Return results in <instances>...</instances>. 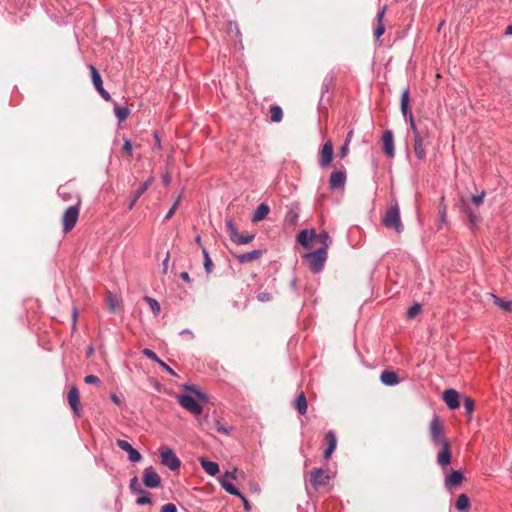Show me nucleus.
<instances>
[{
    "mask_svg": "<svg viewBox=\"0 0 512 512\" xmlns=\"http://www.w3.org/2000/svg\"><path fill=\"white\" fill-rule=\"evenodd\" d=\"M136 503L138 505L151 504V498L148 495H143L137 498Z\"/></svg>",
    "mask_w": 512,
    "mask_h": 512,
    "instance_id": "obj_50",
    "label": "nucleus"
},
{
    "mask_svg": "<svg viewBox=\"0 0 512 512\" xmlns=\"http://www.w3.org/2000/svg\"><path fill=\"white\" fill-rule=\"evenodd\" d=\"M236 473H237V469H234L231 472H226V474L224 476H227V479H229V480H233V479H236Z\"/></svg>",
    "mask_w": 512,
    "mask_h": 512,
    "instance_id": "obj_59",
    "label": "nucleus"
},
{
    "mask_svg": "<svg viewBox=\"0 0 512 512\" xmlns=\"http://www.w3.org/2000/svg\"><path fill=\"white\" fill-rule=\"evenodd\" d=\"M385 11H386V7H383L382 9H380L376 15V19H377V26L376 28L374 29V36L376 37V39H379L385 32V26L383 24V18H384V15H385Z\"/></svg>",
    "mask_w": 512,
    "mask_h": 512,
    "instance_id": "obj_26",
    "label": "nucleus"
},
{
    "mask_svg": "<svg viewBox=\"0 0 512 512\" xmlns=\"http://www.w3.org/2000/svg\"><path fill=\"white\" fill-rule=\"evenodd\" d=\"M154 139H155V146L157 148H161V140L156 133L154 134Z\"/></svg>",
    "mask_w": 512,
    "mask_h": 512,
    "instance_id": "obj_64",
    "label": "nucleus"
},
{
    "mask_svg": "<svg viewBox=\"0 0 512 512\" xmlns=\"http://www.w3.org/2000/svg\"><path fill=\"white\" fill-rule=\"evenodd\" d=\"M89 70L91 73L92 83H93L95 89L101 88L103 86V81H102L100 73L98 72L96 67L92 64L89 65Z\"/></svg>",
    "mask_w": 512,
    "mask_h": 512,
    "instance_id": "obj_30",
    "label": "nucleus"
},
{
    "mask_svg": "<svg viewBox=\"0 0 512 512\" xmlns=\"http://www.w3.org/2000/svg\"><path fill=\"white\" fill-rule=\"evenodd\" d=\"M426 134L416 135L414 137V153L416 157L420 160L424 159L426 156L425 147H424V139L426 138Z\"/></svg>",
    "mask_w": 512,
    "mask_h": 512,
    "instance_id": "obj_19",
    "label": "nucleus"
},
{
    "mask_svg": "<svg viewBox=\"0 0 512 512\" xmlns=\"http://www.w3.org/2000/svg\"><path fill=\"white\" fill-rule=\"evenodd\" d=\"M200 464L203 470L210 476H215L219 472V465L216 462L201 458Z\"/></svg>",
    "mask_w": 512,
    "mask_h": 512,
    "instance_id": "obj_27",
    "label": "nucleus"
},
{
    "mask_svg": "<svg viewBox=\"0 0 512 512\" xmlns=\"http://www.w3.org/2000/svg\"><path fill=\"white\" fill-rule=\"evenodd\" d=\"M464 476L459 471H453L449 476L445 478V485L448 488H453L462 483Z\"/></svg>",
    "mask_w": 512,
    "mask_h": 512,
    "instance_id": "obj_23",
    "label": "nucleus"
},
{
    "mask_svg": "<svg viewBox=\"0 0 512 512\" xmlns=\"http://www.w3.org/2000/svg\"><path fill=\"white\" fill-rule=\"evenodd\" d=\"M463 406H464V409H465V413L467 415H471L473 410H474V401H473V399H471L469 397H466L464 399Z\"/></svg>",
    "mask_w": 512,
    "mask_h": 512,
    "instance_id": "obj_40",
    "label": "nucleus"
},
{
    "mask_svg": "<svg viewBox=\"0 0 512 512\" xmlns=\"http://www.w3.org/2000/svg\"><path fill=\"white\" fill-rule=\"evenodd\" d=\"M484 197H485V191H482L480 194L472 196L471 202L474 205L478 206L483 202Z\"/></svg>",
    "mask_w": 512,
    "mask_h": 512,
    "instance_id": "obj_47",
    "label": "nucleus"
},
{
    "mask_svg": "<svg viewBox=\"0 0 512 512\" xmlns=\"http://www.w3.org/2000/svg\"><path fill=\"white\" fill-rule=\"evenodd\" d=\"M333 159V145L331 141H327L323 144L320 151L319 166L321 168L328 167Z\"/></svg>",
    "mask_w": 512,
    "mask_h": 512,
    "instance_id": "obj_8",
    "label": "nucleus"
},
{
    "mask_svg": "<svg viewBox=\"0 0 512 512\" xmlns=\"http://www.w3.org/2000/svg\"><path fill=\"white\" fill-rule=\"evenodd\" d=\"M158 364L165 370L167 371L169 374L173 375V376H176V373L175 371L169 366L167 365L164 361H162L161 359L159 360Z\"/></svg>",
    "mask_w": 512,
    "mask_h": 512,
    "instance_id": "obj_52",
    "label": "nucleus"
},
{
    "mask_svg": "<svg viewBox=\"0 0 512 512\" xmlns=\"http://www.w3.org/2000/svg\"><path fill=\"white\" fill-rule=\"evenodd\" d=\"M180 200H181V195L178 196V198L173 203L172 207L169 209V211L165 215V218H164L165 220H169L170 218H172V216L174 215V213L180 203Z\"/></svg>",
    "mask_w": 512,
    "mask_h": 512,
    "instance_id": "obj_43",
    "label": "nucleus"
},
{
    "mask_svg": "<svg viewBox=\"0 0 512 512\" xmlns=\"http://www.w3.org/2000/svg\"><path fill=\"white\" fill-rule=\"evenodd\" d=\"M225 223L227 231L229 233L230 240H232L233 237L236 236V234L238 233V230L236 229L232 219H227Z\"/></svg>",
    "mask_w": 512,
    "mask_h": 512,
    "instance_id": "obj_39",
    "label": "nucleus"
},
{
    "mask_svg": "<svg viewBox=\"0 0 512 512\" xmlns=\"http://www.w3.org/2000/svg\"><path fill=\"white\" fill-rule=\"evenodd\" d=\"M383 151L388 157H393L395 154L394 137L390 130H386L382 136Z\"/></svg>",
    "mask_w": 512,
    "mask_h": 512,
    "instance_id": "obj_13",
    "label": "nucleus"
},
{
    "mask_svg": "<svg viewBox=\"0 0 512 512\" xmlns=\"http://www.w3.org/2000/svg\"><path fill=\"white\" fill-rule=\"evenodd\" d=\"M400 108H401V112H402L403 116L409 117L410 128L414 134V137L416 135H422V133L418 130V128L414 122L412 113L409 110V89H405L401 94Z\"/></svg>",
    "mask_w": 512,
    "mask_h": 512,
    "instance_id": "obj_5",
    "label": "nucleus"
},
{
    "mask_svg": "<svg viewBox=\"0 0 512 512\" xmlns=\"http://www.w3.org/2000/svg\"><path fill=\"white\" fill-rule=\"evenodd\" d=\"M255 238L254 234H240L239 232L236 234V236L233 237L231 240L232 242L238 244V245H244L250 243Z\"/></svg>",
    "mask_w": 512,
    "mask_h": 512,
    "instance_id": "obj_33",
    "label": "nucleus"
},
{
    "mask_svg": "<svg viewBox=\"0 0 512 512\" xmlns=\"http://www.w3.org/2000/svg\"><path fill=\"white\" fill-rule=\"evenodd\" d=\"M114 113L119 122L125 121L130 115V110L124 106H116L114 108Z\"/></svg>",
    "mask_w": 512,
    "mask_h": 512,
    "instance_id": "obj_35",
    "label": "nucleus"
},
{
    "mask_svg": "<svg viewBox=\"0 0 512 512\" xmlns=\"http://www.w3.org/2000/svg\"><path fill=\"white\" fill-rule=\"evenodd\" d=\"M270 117L273 122H280L283 118V112L281 107L278 105L271 106Z\"/></svg>",
    "mask_w": 512,
    "mask_h": 512,
    "instance_id": "obj_37",
    "label": "nucleus"
},
{
    "mask_svg": "<svg viewBox=\"0 0 512 512\" xmlns=\"http://www.w3.org/2000/svg\"><path fill=\"white\" fill-rule=\"evenodd\" d=\"M349 145L347 143H344V145L340 148L339 150V156L341 158H345L348 154V150H349Z\"/></svg>",
    "mask_w": 512,
    "mask_h": 512,
    "instance_id": "obj_55",
    "label": "nucleus"
},
{
    "mask_svg": "<svg viewBox=\"0 0 512 512\" xmlns=\"http://www.w3.org/2000/svg\"><path fill=\"white\" fill-rule=\"evenodd\" d=\"M68 403L76 416L80 415V395L78 389L73 386L70 388L67 395Z\"/></svg>",
    "mask_w": 512,
    "mask_h": 512,
    "instance_id": "obj_12",
    "label": "nucleus"
},
{
    "mask_svg": "<svg viewBox=\"0 0 512 512\" xmlns=\"http://www.w3.org/2000/svg\"><path fill=\"white\" fill-rule=\"evenodd\" d=\"M297 218H298V214H297V212H296L295 210H293V209H290V210L287 212V214H286V219H287V220H290V221H292V222L296 221V220H297Z\"/></svg>",
    "mask_w": 512,
    "mask_h": 512,
    "instance_id": "obj_53",
    "label": "nucleus"
},
{
    "mask_svg": "<svg viewBox=\"0 0 512 512\" xmlns=\"http://www.w3.org/2000/svg\"><path fill=\"white\" fill-rule=\"evenodd\" d=\"M160 512H177V507L173 503H167L161 507Z\"/></svg>",
    "mask_w": 512,
    "mask_h": 512,
    "instance_id": "obj_48",
    "label": "nucleus"
},
{
    "mask_svg": "<svg viewBox=\"0 0 512 512\" xmlns=\"http://www.w3.org/2000/svg\"><path fill=\"white\" fill-rule=\"evenodd\" d=\"M443 400L450 409H457L460 406L459 394L454 389H447L443 392Z\"/></svg>",
    "mask_w": 512,
    "mask_h": 512,
    "instance_id": "obj_14",
    "label": "nucleus"
},
{
    "mask_svg": "<svg viewBox=\"0 0 512 512\" xmlns=\"http://www.w3.org/2000/svg\"><path fill=\"white\" fill-rule=\"evenodd\" d=\"M325 440L327 443V448L324 450L323 456L325 459H329L337 446L335 433L333 431H328L325 435Z\"/></svg>",
    "mask_w": 512,
    "mask_h": 512,
    "instance_id": "obj_17",
    "label": "nucleus"
},
{
    "mask_svg": "<svg viewBox=\"0 0 512 512\" xmlns=\"http://www.w3.org/2000/svg\"><path fill=\"white\" fill-rule=\"evenodd\" d=\"M303 259L306 261L310 271L316 274L322 271L327 260V252L324 249H317L305 254Z\"/></svg>",
    "mask_w": 512,
    "mask_h": 512,
    "instance_id": "obj_2",
    "label": "nucleus"
},
{
    "mask_svg": "<svg viewBox=\"0 0 512 512\" xmlns=\"http://www.w3.org/2000/svg\"><path fill=\"white\" fill-rule=\"evenodd\" d=\"M270 212V208L267 204L261 203L253 213L252 222H260L264 220Z\"/></svg>",
    "mask_w": 512,
    "mask_h": 512,
    "instance_id": "obj_25",
    "label": "nucleus"
},
{
    "mask_svg": "<svg viewBox=\"0 0 512 512\" xmlns=\"http://www.w3.org/2000/svg\"><path fill=\"white\" fill-rule=\"evenodd\" d=\"M431 440L434 445H444L448 441L443 437V427L437 416H434L429 427Z\"/></svg>",
    "mask_w": 512,
    "mask_h": 512,
    "instance_id": "obj_6",
    "label": "nucleus"
},
{
    "mask_svg": "<svg viewBox=\"0 0 512 512\" xmlns=\"http://www.w3.org/2000/svg\"><path fill=\"white\" fill-rule=\"evenodd\" d=\"M77 316H78V311L76 309H74L73 310V320H72L73 329L76 327Z\"/></svg>",
    "mask_w": 512,
    "mask_h": 512,
    "instance_id": "obj_62",
    "label": "nucleus"
},
{
    "mask_svg": "<svg viewBox=\"0 0 512 512\" xmlns=\"http://www.w3.org/2000/svg\"><path fill=\"white\" fill-rule=\"evenodd\" d=\"M123 151L126 152L129 156L132 155L133 148L132 143L129 139H124Z\"/></svg>",
    "mask_w": 512,
    "mask_h": 512,
    "instance_id": "obj_49",
    "label": "nucleus"
},
{
    "mask_svg": "<svg viewBox=\"0 0 512 512\" xmlns=\"http://www.w3.org/2000/svg\"><path fill=\"white\" fill-rule=\"evenodd\" d=\"M421 311V306L419 304L412 305L407 311V317L412 319L416 317Z\"/></svg>",
    "mask_w": 512,
    "mask_h": 512,
    "instance_id": "obj_42",
    "label": "nucleus"
},
{
    "mask_svg": "<svg viewBox=\"0 0 512 512\" xmlns=\"http://www.w3.org/2000/svg\"><path fill=\"white\" fill-rule=\"evenodd\" d=\"M202 254H203V257H204V268H205L207 273H211L212 267H213V263H212V260H211V258L209 256L208 251L204 247H202Z\"/></svg>",
    "mask_w": 512,
    "mask_h": 512,
    "instance_id": "obj_38",
    "label": "nucleus"
},
{
    "mask_svg": "<svg viewBox=\"0 0 512 512\" xmlns=\"http://www.w3.org/2000/svg\"><path fill=\"white\" fill-rule=\"evenodd\" d=\"M143 483L148 488H156L160 485L161 478L152 467H148L143 471Z\"/></svg>",
    "mask_w": 512,
    "mask_h": 512,
    "instance_id": "obj_9",
    "label": "nucleus"
},
{
    "mask_svg": "<svg viewBox=\"0 0 512 512\" xmlns=\"http://www.w3.org/2000/svg\"><path fill=\"white\" fill-rule=\"evenodd\" d=\"M169 260H170V253H169V252H167V253H166V257H165V259H164V260H163V262H162V266H163V273H164V274H166V273H167Z\"/></svg>",
    "mask_w": 512,
    "mask_h": 512,
    "instance_id": "obj_56",
    "label": "nucleus"
},
{
    "mask_svg": "<svg viewBox=\"0 0 512 512\" xmlns=\"http://www.w3.org/2000/svg\"><path fill=\"white\" fill-rule=\"evenodd\" d=\"M84 381L86 384H90V385H98L101 382L100 378L97 377L96 375H87L84 378Z\"/></svg>",
    "mask_w": 512,
    "mask_h": 512,
    "instance_id": "obj_45",
    "label": "nucleus"
},
{
    "mask_svg": "<svg viewBox=\"0 0 512 512\" xmlns=\"http://www.w3.org/2000/svg\"><path fill=\"white\" fill-rule=\"evenodd\" d=\"M469 506H470V501H469V498L467 497V495L466 494L459 495L455 502L456 509L460 512H464L469 508Z\"/></svg>",
    "mask_w": 512,
    "mask_h": 512,
    "instance_id": "obj_32",
    "label": "nucleus"
},
{
    "mask_svg": "<svg viewBox=\"0 0 512 512\" xmlns=\"http://www.w3.org/2000/svg\"><path fill=\"white\" fill-rule=\"evenodd\" d=\"M118 305H119L118 300L114 296L109 295V297H108V307H109V309L111 311H115L116 308L118 307Z\"/></svg>",
    "mask_w": 512,
    "mask_h": 512,
    "instance_id": "obj_46",
    "label": "nucleus"
},
{
    "mask_svg": "<svg viewBox=\"0 0 512 512\" xmlns=\"http://www.w3.org/2000/svg\"><path fill=\"white\" fill-rule=\"evenodd\" d=\"M469 220H470V223H471L472 225H474V224H476V222H477V220H478V219H477V216H476V215H474L473 213H470V214H469Z\"/></svg>",
    "mask_w": 512,
    "mask_h": 512,
    "instance_id": "obj_63",
    "label": "nucleus"
},
{
    "mask_svg": "<svg viewBox=\"0 0 512 512\" xmlns=\"http://www.w3.org/2000/svg\"><path fill=\"white\" fill-rule=\"evenodd\" d=\"M143 299L150 306L153 315L154 316H158L159 313H160V310H161L159 302L157 300H155L154 298L149 297V296H144Z\"/></svg>",
    "mask_w": 512,
    "mask_h": 512,
    "instance_id": "obj_36",
    "label": "nucleus"
},
{
    "mask_svg": "<svg viewBox=\"0 0 512 512\" xmlns=\"http://www.w3.org/2000/svg\"><path fill=\"white\" fill-rule=\"evenodd\" d=\"M216 429L218 432H221L224 434H228L230 431L228 428H225L224 426H222L219 421H216Z\"/></svg>",
    "mask_w": 512,
    "mask_h": 512,
    "instance_id": "obj_57",
    "label": "nucleus"
},
{
    "mask_svg": "<svg viewBox=\"0 0 512 512\" xmlns=\"http://www.w3.org/2000/svg\"><path fill=\"white\" fill-rule=\"evenodd\" d=\"M116 443L120 449L127 452L128 459L131 462L137 463V462L141 461V459H142L141 454L129 442H127L126 440H123V439H117Z\"/></svg>",
    "mask_w": 512,
    "mask_h": 512,
    "instance_id": "obj_10",
    "label": "nucleus"
},
{
    "mask_svg": "<svg viewBox=\"0 0 512 512\" xmlns=\"http://www.w3.org/2000/svg\"><path fill=\"white\" fill-rule=\"evenodd\" d=\"M80 197H75V204L69 206L63 214V229L65 232L70 231L76 225L79 217Z\"/></svg>",
    "mask_w": 512,
    "mask_h": 512,
    "instance_id": "obj_4",
    "label": "nucleus"
},
{
    "mask_svg": "<svg viewBox=\"0 0 512 512\" xmlns=\"http://www.w3.org/2000/svg\"><path fill=\"white\" fill-rule=\"evenodd\" d=\"M257 299H258L260 302H267V301H270V300H271V295H270V293H268V292H260V293L257 295Z\"/></svg>",
    "mask_w": 512,
    "mask_h": 512,
    "instance_id": "obj_51",
    "label": "nucleus"
},
{
    "mask_svg": "<svg viewBox=\"0 0 512 512\" xmlns=\"http://www.w3.org/2000/svg\"><path fill=\"white\" fill-rule=\"evenodd\" d=\"M180 277H181V279H183L185 282H188V283H190V282H191V278H190V276H189V274H188L187 272H182V273L180 274Z\"/></svg>",
    "mask_w": 512,
    "mask_h": 512,
    "instance_id": "obj_60",
    "label": "nucleus"
},
{
    "mask_svg": "<svg viewBox=\"0 0 512 512\" xmlns=\"http://www.w3.org/2000/svg\"><path fill=\"white\" fill-rule=\"evenodd\" d=\"M58 195L59 197L62 198L63 201L67 202V201H72V200H75V197L78 196L77 194H75L69 186L65 185V186H60L58 188Z\"/></svg>",
    "mask_w": 512,
    "mask_h": 512,
    "instance_id": "obj_28",
    "label": "nucleus"
},
{
    "mask_svg": "<svg viewBox=\"0 0 512 512\" xmlns=\"http://www.w3.org/2000/svg\"><path fill=\"white\" fill-rule=\"evenodd\" d=\"M442 449L437 455V462L440 466H446L451 462V453L449 450V443L441 445Z\"/></svg>",
    "mask_w": 512,
    "mask_h": 512,
    "instance_id": "obj_21",
    "label": "nucleus"
},
{
    "mask_svg": "<svg viewBox=\"0 0 512 512\" xmlns=\"http://www.w3.org/2000/svg\"><path fill=\"white\" fill-rule=\"evenodd\" d=\"M330 479L329 475H327L322 469H314L311 472L310 483L314 487H319L327 484Z\"/></svg>",
    "mask_w": 512,
    "mask_h": 512,
    "instance_id": "obj_15",
    "label": "nucleus"
},
{
    "mask_svg": "<svg viewBox=\"0 0 512 512\" xmlns=\"http://www.w3.org/2000/svg\"><path fill=\"white\" fill-rule=\"evenodd\" d=\"M491 297L493 299L494 304L500 307L502 310L507 312L512 311V301H505L494 294H491Z\"/></svg>",
    "mask_w": 512,
    "mask_h": 512,
    "instance_id": "obj_34",
    "label": "nucleus"
},
{
    "mask_svg": "<svg viewBox=\"0 0 512 512\" xmlns=\"http://www.w3.org/2000/svg\"><path fill=\"white\" fill-rule=\"evenodd\" d=\"M184 389L190 391L193 395L190 394H181L177 395L178 403L188 412L193 415H200L203 411L202 405L198 402L201 401L203 403L208 402L207 394L203 393L196 386L193 385H184Z\"/></svg>",
    "mask_w": 512,
    "mask_h": 512,
    "instance_id": "obj_1",
    "label": "nucleus"
},
{
    "mask_svg": "<svg viewBox=\"0 0 512 512\" xmlns=\"http://www.w3.org/2000/svg\"><path fill=\"white\" fill-rule=\"evenodd\" d=\"M96 90H97V92L101 95V97H102L104 100H106V101L110 100V94L108 93V91H106V90L104 89V87H103V86H102L101 88H99V89H96Z\"/></svg>",
    "mask_w": 512,
    "mask_h": 512,
    "instance_id": "obj_54",
    "label": "nucleus"
},
{
    "mask_svg": "<svg viewBox=\"0 0 512 512\" xmlns=\"http://www.w3.org/2000/svg\"><path fill=\"white\" fill-rule=\"evenodd\" d=\"M130 489L132 492L134 493H142L143 490L141 488V485L138 481V478L136 476H134L131 480H130Z\"/></svg>",
    "mask_w": 512,
    "mask_h": 512,
    "instance_id": "obj_41",
    "label": "nucleus"
},
{
    "mask_svg": "<svg viewBox=\"0 0 512 512\" xmlns=\"http://www.w3.org/2000/svg\"><path fill=\"white\" fill-rule=\"evenodd\" d=\"M160 457L161 463L168 467L171 471L177 470L181 465V461L170 448L160 449Z\"/></svg>",
    "mask_w": 512,
    "mask_h": 512,
    "instance_id": "obj_7",
    "label": "nucleus"
},
{
    "mask_svg": "<svg viewBox=\"0 0 512 512\" xmlns=\"http://www.w3.org/2000/svg\"><path fill=\"white\" fill-rule=\"evenodd\" d=\"M262 254H263L262 250H253V251H250L247 253L238 254L235 257L240 264H246V263H250V262L260 258L262 256Z\"/></svg>",
    "mask_w": 512,
    "mask_h": 512,
    "instance_id": "obj_20",
    "label": "nucleus"
},
{
    "mask_svg": "<svg viewBox=\"0 0 512 512\" xmlns=\"http://www.w3.org/2000/svg\"><path fill=\"white\" fill-rule=\"evenodd\" d=\"M315 241L319 242L321 244V247L319 249H324V251H328V248L330 246L331 240L328 232L323 231L319 234H316Z\"/></svg>",
    "mask_w": 512,
    "mask_h": 512,
    "instance_id": "obj_29",
    "label": "nucleus"
},
{
    "mask_svg": "<svg viewBox=\"0 0 512 512\" xmlns=\"http://www.w3.org/2000/svg\"><path fill=\"white\" fill-rule=\"evenodd\" d=\"M220 484H221V487L229 494L231 495H235V496H239L241 497L242 499H244V497L242 496V494L240 493V491L232 484L231 480L227 479V476H222L220 479Z\"/></svg>",
    "mask_w": 512,
    "mask_h": 512,
    "instance_id": "obj_22",
    "label": "nucleus"
},
{
    "mask_svg": "<svg viewBox=\"0 0 512 512\" xmlns=\"http://www.w3.org/2000/svg\"><path fill=\"white\" fill-rule=\"evenodd\" d=\"M382 223L387 228H393L397 233L403 231V224L400 218V210L397 203L391 205L386 211Z\"/></svg>",
    "mask_w": 512,
    "mask_h": 512,
    "instance_id": "obj_3",
    "label": "nucleus"
},
{
    "mask_svg": "<svg viewBox=\"0 0 512 512\" xmlns=\"http://www.w3.org/2000/svg\"><path fill=\"white\" fill-rule=\"evenodd\" d=\"M162 182L164 185H169L170 182H171V176L169 173H165L163 176H162Z\"/></svg>",
    "mask_w": 512,
    "mask_h": 512,
    "instance_id": "obj_58",
    "label": "nucleus"
},
{
    "mask_svg": "<svg viewBox=\"0 0 512 512\" xmlns=\"http://www.w3.org/2000/svg\"><path fill=\"white\" fill-rule=\"evenodd\" d=\"M381 382L387 386H394L399 383V377L393 371L385 370L380 376Z\"/></svg>",
    "mask_w": 512,
    "mask_h": 512,
    "instance_id": "obj_24",
    "label": "nucleus"
},
{
    "mask_svg": "<svg viewBox=\"0 0 512 512\" xmlns=\"http://www.w3.org/2000/svg\"><path fill=\"white\" fill-rule=\"evenodd\" d=\"M110 398H111V400H112L115 404H117V405H120V404H121V400H120V398H119L116 394H112V395L110 396Z\"/></svg>",
    "mask_w": 512,
    "mask_h": 512,
    "instance_id": "obj_61",
    "label": "nucleus"
},
{
    "mask_svg": "<svg viewBox=\"0 0 512 512\" xmlns=\"http://www.w3.org/2000/svg\"><path fill=\"white\" fill-rule=\"evenodd\" d=\"M142 353H143L146 357H148L149 359H151V360L155 361L156 363H158V362H159V360H160V358L157 356V354H156L154 351H152V350H150V349H148V348L143 349V350H142Z\"/></svg>",
    "mask_w": 512,
    "mask_h": 512,
    "instance_id": "obj_44",
    "label": "nucleus"
},
{
    "mask_svg": "<svg viewBox=\"0 0 512 512\" xmlns=\"http://www.w3.org/2000/svg\"><path fill=\"white\" fill-rule=\"evenodd\" d=\"M346 184V172L345 170L333 171L330 174L329 185L331 189L343 188Z\"/></svg>",
    "mask_w": 512,
    "mask_h": 512,
    "instance_id": "obj_11",
    "label": "nucleus"
},
{
    "mask_svg": "<svg viewBox=\"0 0 512 512\" xmlns=\"http://www.w3.org/2000/svg\"><path fill=\"white\" fill-rule=\"evenodd\" d=\"M316 236V232L314 229L312 230H301L297 235V242L305 247L308 248L310 246L311 241L314 240Z\"/></svg>",
    "mask_w": 512,
    "mask_h": 512,
    "instance_id": "obj_18",
    "label": "nucleus"
},
{
    "mask_svg": "<svg viewBox=\"0 0 512 512\" xmlns=\"http://www.w3.org/2000/svg\"><path fill=\"white\" fill-rule=\"evenodd\" d=\"M153 181H154V178L150 177L138 189H136L133 192L132 199H131L130 203L128 204L129 210H131L135 206L137 200L147 191V189L151 186Z\"/></svg>",
    "mask_w": 512,
    "mask_h": 512,
    "instance_id": "obj_16",
    "label": "nucleus"
},
{
    "mask_svg": "<svg viewBox=\"0 0 512 512\" xmlns=\"http://www.w3.org/2000/svg\"><path fill=\"white\" fill-rule=\"evenodd\" d=\"M295 406L301 415H304L307 412L308 404H307V400H306V397L303 392H301L298 395V397L296 398Z\"/></svg>",
    "mask_w": 512,
    "mask_h": 512,
    "instance_id": "obj_31",
    "label": "nucleus"
}]
</instances>
